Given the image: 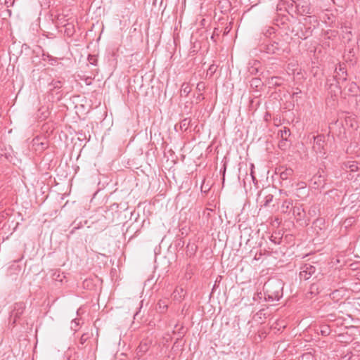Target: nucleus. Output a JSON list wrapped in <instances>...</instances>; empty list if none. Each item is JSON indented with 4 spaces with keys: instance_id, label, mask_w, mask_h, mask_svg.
Here are the masks:
<instances>
[{
    "instance_id": "obj_1",
    "label": "nucleus",
    "mask_w": 360,
    "mask_h": 360,
    "mask_svg": "<svg viewBox=\"0 0 360 360\" xmlns=\"http://www.w3.org/2000/svg\"><path fill=\"white\" fill-rule=\"evenodd\" d=\"M264 289L267 293L268 297L265 300L274 301L278 300L280 297V290L282 289L281 282L280 281H268L264 285Z\"/></svg>"
},
{
    "instance_id": "obj_2",
    "label": "nucleus",
    "mask_w": 360,
    "mask_h": 360,
    "mask_svg": "<svg viewBox=\"0 0 360 360\" xmlns=\"http://www.w3.org/2000/svg\"><path fill=\"white\" fill-rule=\"evenodd\" d=\"M283 45L282 41L268 40L266 43L260 45V50L269 54L280 55L284 51Z\"/></svg>"
},
{
    "instance_id": "obj_3",
    "label": "nucleus",
    "mask_w": 360,
    "mask_h": 360,
    "mask_svg": "<svg viewBox=\"0 0 360 360\" xmlns=\"http://www.w3.org/2000/svg\"><path fill=\"white\" fill-rule=\"evenodd\" d=\"M347 73L345 68L340 64L338 67L335 68V75L331 78L327 79V84L329 83L330 86H332L334 85L333 82H335V86H338L347 81Z\"/></svg>"
},
{
    "instance_id": "obj_4",
    "label": "nucleus",
    "mask_w": 360,
    "mask_h": 360,
    "mask_svg": "<svg viewBox=\"0 0 360 360\" xmlns=\"http://www.w3.org/2000/svg\"><path fill=\"white\" fill-rule=\"evenodd\" d=\"M25 309V304L23 302H17L13 305V309L10 313L9 323L13 326L20 319Z\"/></svg>"
},
{
    "instance_id": "obj_5",
    "label": "nucleus",
    "mask_w": 360,
    "mask_h": 360,
    "mask_svg": "<svg viewBox=\"0 0 360 360\" xmlns=\"http://www.w3.org/2000/svg\"><path fill=\"white\" fill-rule=\"evenodd\" d=\"M295 7L299 14L302 15L314 13V8L311 6L309 0H297L295 2Z\"/></svg>"
},
{
    "instance_id": "obj_6",
    "label": "nucleus",
    "mask_w": 360,
    "mask_h": 360,
    "mask_svg": "<svg viewBox=\"0 0 360 360\" xmlns=\"http://www.w3.org/2000/svg\"><path fill=\"white\" fill-rule=\"evenodd\" d=\"M313 139H314V146H313L314 150L317 153L325 154L326 153L324 151V147H325L326 139H325L324 135L323 134H318L317 136H314Z\"/></svg>"
},
{
    "instance_id": "obj_7",
    "label": "nucleus",
    "mask_w": 360,
    "mask_h": 360,
    "mask_svg": "<svg viewBox=\"0 0 360 360\" xmlns=\"http://www.w3.org/2000/svg\"><path fill=\"white\" fill-rule=\"evenodd\" d=\"M316 271V267L310 264H304L301 267V271L300 273V277L304 280H308L310 278Z\"/></svg>"
},
{
    "instance_id": "obj_8",
    "label": "nucleus",
    "mask_w": 360,
    "mask_h": 360,
    "mask_svg": "<svg viewBox=\"0 0 360 360\" xmlns=\"http://www.w3.org/2000/svg\"><path fill=\"white\" fill-rule=\"evenodd\" d=\"M250 86L251 89H255V91H259L264 86V83L261 79L255 77L250 81Z\"/></svg>"
},
{
    "instance_id": "obj_9",
    "label": "nucleus",
    "mask_w": 360,
    "mask_h": 360,
    "mask_svg": "<svg viewBox=\"0 0 360 360\" xmlns=\"http://www.w3.org/2000/svg\"><path fill=\"white\" fill-rule=\"evenodd\" d=\"M260 63L258 60H254L252 63H250L248 68V71L250 75H256L259 71V65Z\"/></svg>"
},
{
    "instance_id": "obj_10",
    "label": "nucleus",
    "mask_w": 360,
    "mask_h": 360,
    "mask_svg": "<svg viewBox=\"0 0 360 360\" xmlns=\"http://www.w3.org/2000/svg\"><path fill=\"white\" fill-rule=\"evenodd\" d=\"M157 305L158 312L165 313L168 308V301L167 300H160Z\"/></svg>"
},
{
    "instance_id": "obj_11",
    "label": "nucleus",
    "mask_w": 360,
    "mask_h": 360,
    "mask_svg": "<svg viewBox=\"0 0 360 360\" xmlns=\"http://www.w3.org/2000/svg\"><path fill=\"white\" fill-rule=\"evenodd\" d=\"M294 171L291 168H286L280 173V177L282 180H288V178L293 175Z\"/></svg>"
},
{
    "instance_id": "obj_12",
    "label": "nucleus",
    "mask_w": 360,
    "mask_h": 360,
    "mask_svg": "<svg viewBox=\"0 0 360 360\" xmlns=\"http://www.w3.org/2000/svg\"><path fill=\"white\" fill-rule=\"evenodd\" d=\"M292 205V200L291 199L285 200L281 207L283 213H287L290 207Z\"/></svg>"
},
{
    "instance_id": "obj_13",
    "label": "nucleus",
    "mask_w": 360,
    "mask_h": 360,
    "mask_svg": "<svg viewBox=\"0 0 360 360\" xmlns=\"http://www.w3.org/2000/svg\"><path fill=\"white\" fill-rule=\"evenodd\" d=\"M278 135H280L281 139L284 141H288V136L290 135V131L287 127H283V129L279 130Z\"/></svg>"
},
{
    "instance_id": "obj_14",
    "label": "nucleus",
    "mask_w": 360,
    "mask_h": 360,
    "mask_svg": "<svg viewBox=\"0 0 360 360\" xmlns=\"http://www.w3.org/2000/svg\"><path fill=\"white\" fill-rule=\"evenodd\" d=\"M191 89L188 83H183L181 88V96H187L191 92Z\"/></svg>"
},
{
    "instance_id": "obj_15",
    "label": "nucleus",
    "mask_w": 360,
    "mask_h": 360,
    "mask_svg": "<svg viewBox=\"0 0 360 360\" xmlns=\"http://www.w3.org/2000/svg\"><path fill=\"white\" fill-rule=\"evenodd\" d=\"M320 286L318 283H312L310 285L309 293L311 295H316L320 292Z\"/></svg>"
},
{
    "instance_id": "obj_16",
    "label": "nucleus",
    "mask_w": 360,
    "mask_h": 360,
    "mask_svg": "<svg viewBox=\"0 0 360 360\" xmlns=\"http://www.w3.org/2000/svg\"><path fill=\"white\" fill-rule=\"evenodd\" d=\"M348 91L350 93L356 95L358 94L359 88L355 82H352L348 84Z\"/></svg>"
},
{
    "instance_id": "obj_17",
    "label": "nucleus",
    "mask_w": 360,
    "mask_h": 360,
    "mask_svg": "<svg viewBox=\"0 0 360 360\" xmlns=\"http://www.w3.org/2000/svg\"><path fill=\"white\" fill-rule=\"evenodd\" d=\"M148 349V346L146 342H141L138 347L137 354L139 355L144 354Z\"/></svg>"
},
{
    "instance_id": "obj_18",
    "label": "nucleus",
    "mask_w": 360,
    "mask_h": 360,
    "mask_svg": "<svg viewBox=\"0 0 360 360\" xmlns=\"http://www.w3.org/2000/svg\"><path fill=\"white\" fill-rule=\"evenodd\" d=\"M173 297L174 299L176 300H180L182 297L184 296V290L183 288L176 289L173 292Z\"/></svg>"
},
{
    "instance_id": "obj_19",
    "label": "nucleus",
    "mask_w": 360,
    "mask_h": 360,
    "mask_svg": "<svg viewBox=\"0 0 360 360\" xmlns=\"http://www.w3.org/2000/svg\"><path fill=\"white\" fill-rule=\"evenodd\" d=\"M191 118H185L181 120L180 122V128L181 130L186 131L188 129L190 124H191Z\"/></svg>"
},
{
    "instance_id": "obj_20",
    "label": "nucleus",
    "mask_w": 360,
    "mask_h": 360,
    "mask_svg": "<svg viewBox=\"0 0 360 360\" xmlns=\"http://www.w3.org/2000/svg\"><path fill=\"white\" fill-rule=\"evenodd\" d=\"M274 195L272 194L266 195L262 202V206L267 207L273 201Z\"/></svg>"
},
{
    "instance_id": "obj_21",
    "label": "nucleus",
    "mask_w": 360,
    "mask_h": 360,
    "mask_svg": "<svg viewBox=\"0 0 360 360\" xmlns=\"http://www.w3.org/2000/svg\"><path fill=\"white\" fill-rule=\"evenodd\" d=\"M346 167L352 172H356L359 169L358 163L356 162H348Z\"/></svg>"
},
{
    "instance_id": "obj_22",
    "label": "nucleus",
    "mask_w": 360,
    "mask_h": 360,
    "mask_svg": "<svg viewBox=\"0 0 360 360\" xmlns=\"http://www.w3.org/2000/svg\"><path fill=\"white\" fill-rule=\"evenodd\" d=\"M281 77H272L269 83L273 86H281Z\"/></svg>"
},
{
    "instance_id": "obj_23",
    "label": "nucleus",
    "mask_w": 360,
    "mask_h": 360,
    "mask_svg": "<svg viewBox=\"0 0 360 360\" xmlns=\"http://www.w3.org/2000/svg\"><path fill=\"white\" fill-rule=\"evenodd\" d=\"M330 333V328L328 325L321 326V334L323 336H328Z\"/></svg>"
},
{
    "instance_id": "obj_24",
    "label": "nucleus",
    "mask_w": 360,
    "mask_h": 360,
    "mask_svg": "<svg viewBox=\"0 0 360 360\" xmlns=\"http://www.w3.org/2000/svg\"><path fill=\"white\" fill-rule=\"evenodd\" d=\"M300 360H314V357L311 352H307L300 357Z\"/></svg>"
},
{
    "instance_id": "obj_25",
    "label": "nucleus",
    "mask_w": 360,
    "mask_h": 360,
    "mask_svg": "<svg viewBox=\"0 0 360 360\" xmlns=\"http://www.w3.org/2000/svg\"><path fill=\"white\" fill-rule=\"evenodd\" d=\"M205 84L202 82H200L197 84L196 90L198 92L202 93V91L205 89Z\"/></svg>"
},
{
    "instance_id": "obj_26",
    "label": "nucleus",
    "mask_w": 360,
    "mask_h": 360,
    "mask_svg": "<svg viewBox=\"0 0 360 360\" xmlns=\"http://www.w3.org/2000/svg\"><path fill=\"white\" fill-rule=\"evenodd\" d=\"M288 146H289L287 143V141H284L283 139H281L278 143V147L281 150H285Z\"/></svg>"
},
{
    "instance_id": "obj_27",
    "label": "nucleus",
    "mask_w": 360,
    "mask_h": 360,
    "mask_svg": "<svg viewBox=\"0 0 360 360\" xmlns=\"http://www.w3.org/2000/svg\"><path fill=\"white\" fill-rule=\"evenodd\" d=\"M79 325V320H77V319L72 320L71 322V329L75 331H77L78 329Z\"/></svg>"
},
{
    "instance_id": "obj_28",
    "label": "nucleus",
    "mask_w": 360,
    "mask_h": 360,
    "mask_svg": "<svg viewBox=\"0 0 360 360\" xmlns=\"http://www.w3.org/2000/svg\"><path fill=\"white\" fill-rule=\"evenodd\" d=\"M51 85L54 89H60L62 86L61 82L59 80H53L52 82L51 83Z\"/></svg>"
},
{
    "instance_id": "obj_29",
    "label": "nucleus",
    "mask_w": 360,
    "mask_h": 360,
    "mask_svg": "<svg viewBox=\"0 0 360 360\" xmlns=\"http://www.w3.org/2000/svg\"><path fill=\"white\" fill-rule=\"evenodd\" d=\"M220 172L222 176V183L224 184L225 182V162L222 164V166L220 169Z\"/></svg>"
},
{
    "instance_id": "obj_30",
    "label": "nucleus",
    "mask_w": 360,
    "mask_h": 360,
    "mask_svg": "<svg viewBox=\"0 0 360 360\" xmlns=\"http://www.w3.org/2000/svg\"><path fill=\"white\" fill-rule=\"evenodd\" d=\"M88 60L89 61V63L91 65H96L97 59L96 58V57L94 56H89L88 58Z\"/></svg>"
},
{
    "instance_id": "obj_31",
    "label": "nucleus",
    "mask_w": 360,
    "mask_h": 360,
    "mask_svg": "<svg viewBox=\"0 0 360 360\" xmlns=\"http://www.w3.org/2000/svg\"><path fill=\"white\" fill-rule=\"evenodd\" d=\"M251 167H252V168H253V167H254V165H251ZM253 173H254V172H253V170H252V169H251V172H250V178H251V179L252 180V181H253L254 184H255V185H257V180L256 177L254 176Z\"/></svg>"
},
{
    "instance_id": "obj_32",
    "label": "nucleus",
    "mask_w": 360,
    "mask_h": 360,
    "mask_svg": "<svg viewBox=\"0 0 360 360\" xmlns=\"http://www.w3.org/2000/svg\"><path fill=\"white\" fill-rule=\"evenodd\" d=\"M262 292H257L256 294H255L254 297H253V300L255 301H259V300H261L262 298Z\"/></svg>"
},
{
    "instance_id": "obj_33",
    "label": "nucleus",
    "mask_w": 360,
    "mask_h": 360,
    "mask_svg": "<svg viewBox=\"0 0 360 360\" xmlns=\"http://www.w3.org/2000/svg\"><path fill=\"white\" fill-rule=\"evenodd\" d=\"M88 339V336L86 334H83L80 338V344L84 345Z\"/></svg>"
},
{
    "instance_id": "obj_34",
    "label": "nucleus",
    "mask_w": 360,
    "mask_h": 360,
    "mask_svg": "<svg viewBox=\"0 0 360 360\" xmlns=\"http://www.w3.org/2000/svg\"><path fill=\"white\" fill-rule=\"evenodd\" d=\"M209 189H210V188H209L208 185L205 186L204 184H202L201 191L206 193L207 191H209Z\"/></svg>"
},
{
    "instance_id": "obj_35",
    "label": "nucleus",
    "mask_w": 360,
    "mask_h": 360,
    "mask_svg": "<svg viewBox=\"0 0 360 360\" xmlns=\"http://www.w3.org/2000/svg\"><path fill=\"white\" fill-rule=\"evenodd\" d=\"M40 138L39 137H37L35 139H33V143H34V146H39V143H40Z\"/></svg>"
},
{
    "instance_id": "obj_36",
    "label": "nucleus",
    "mask_w": 360,
    "mask_h": 360,
    "mask_svg": "<svg viewBox=\"0 0 360 360\" xmlns=\"http://www.w3.org/2000/svg\"><path fill=\"white\" fill-rule=\"evenodd\" d=\"M39 146L41 147L40 149L44 150L47 147V144L46 142L40 141Z\"/></svg>"
},
{
    "instance_id": "obj_37",
    "label": "nucleus",
    "mask_w": 360,
    "mask_h": 360,
    "mask_svg": "<svg viewBox=\"0 0 360 360\" xmlns=\"http://www.w3.org/2000/svg\"><path fill=\"white\" fill-rule=\"evenodd\" d=\"M196 99L198 101H199L203 100L204 97L202 96V93L198 92V95L196 96Z\"/></svg>"
},
{
    "instance_id": "obj_38",
    "label": "nucleus",
    "mask_w": 360,
    "mask_h": 360,
    "mask_svg": "<svg viewBox=\"0 0 360 360\" xmlns=\"http://www.w3.org/2000/svg\"><path fill=\"white\" fill-rule=\"evenodd\" d=\"M293 214L300 215V212L299 207H293Z\"/></svg>"
},
{
    "instance_id": "obj_39",
    "label": "nucleus",
    "mask_w": 360,
    "mask_h": 360,
    "mask_svg": "<svg viewBox=\"0 0 360 360\" xmlns=\"http://www.w3.org/2000/svg\"><path fill=\"white\" fill-rule=\"evenodd\" d=\"M301 93V90L299 88L296 89V91L293 92L292 97L297 96L299 94Z\"/></svg>"
},
{
    "instance_id": "obj_40",
    "label": "nucleus",
    "mask_w": 360,
    "mask_h": 360,
    "mask_svg": "<svg viewBox=\"0 0 360 360\" xmlns=\"http://www.w3.org/2000/svg\"><path fill=\"white\" fill-rule=\"evenodd\" d=\"M279 193H280V194L284 195L285 196H288V192L284 191V190H283V189H280L279 190Z\"/></svg>"
},
{
    "instance_id": "obj_41",
    "label": "nucleus",
    "mask_w": 360,
    "mask_h": 360,
    "mask_svg": "<svg viewBox=\"0 0 360 360\" xmlns=\"http://www.w3.org/2000/svg\"><path fill=\"white\" fill-rule=\"evenodd\" d=\"M262 255V252H260L258 256H257V254H256L255 256V259H256V260L260 259V257Z\"/></svg>"
},
{
    "instance_id": "obj_42",
    "label": "nucleus",
    "mask_w": 360,
    "mask_h": 360,
    "mask_svg": "<svg viewBox=\"0 0 360 360\" xmlns=\"http://www.w3.org/2000/svg\"><path fill=\"white\" fill-rule=\"evenodd\" d=\"M338 290H335V291H333V292H331V293H330V296L331 297L334 298V297H335V295H336V293H338Z\"/></svg>"
},
{
    "instance_id": "obj_43",
    "label": "nucleus",
    "mask_w": 360,
    "mask_h": 360,
    "mask_svg": "<svg viewBox=\"0 0 360 360\" xmlns=\"http://www.w3.org/2000/svg\"><path fill=\"white\" fill-rule=\"evenodd\" d=\"M242 175V171H241V168L239 169V174H238V179L240 180V176Z\"/></svg>"
},
{
    "instance_id": "obj_44",
    "label": "nucleus",
    "mask_w": 360,
    "mask_h": 360,
    "mask_svg": "<svg viewBox=\"0 0 360 360\" xmlns=\"http://www.w3.org/2000/svg\"><path fill=\"white\" fill-rule=\"evenodd\" d=\"M357 44L359 46H360V39H358Z\"/></svg>"
},
{
    "instance_id": "obj_45",
    "label": "nucleus",
    "mask_w": 360,
    "mask_h": 360,
    "mask_svg": "<svg viewBox=\"0 0 360 360\" xmlns=\"http://www.w3.org/2000/svg\"><path fill=\"white\" fill-rule=\"evenodd\" d=\"M245 176H246V179H248V177H247L248 174H247V171H246V170H245Z\"/></svg>"
},
{
    "instance_id": "obj_46",
    "label": "nucleus",
    "mask_w": 360,
    "mask_h": 360,
    "mask_svg": "<svg viewBox=\"0 0 360 360\" xmlns=\"http://www.w3.org/2000/svg\"><path fill=\"white\" fill-rule=\"evenodd\" d=\"M352 219H349L348 220V224H349V223H351V222H352Z\"/></svg>"
},
{
    "instance_id": "obj_47",
    "label": "nucleus",
    "mask_w": 360,
    "mask_h": 360,
    "mask_svg": "<svg viewBox=\"0 0 360 360\" xmlns=\"http://www.w3.org/2000/svg\"><path fill=\"white\" fill-rule=\"evenodd\" d=\"M212 69H213V66H211V67L210 68V70L211 71H212Z\"/></svg>"
},
{
    "instance_id": "obj_48",
    "label": "nucleus",
    "mask_w": 360,
    "mask_h": 360,
    "mask_svg": "<svg viewBox=\"0 0 360 360\" xmlns=\"http://www.w3.org/2000/svg\"><path fill=\"white\" fill-rule=\"evenodd\" d=\"M244 185H245V179H243Z\"/></svg>"
},
{
    "instance_id": "obj_49",
    "label": "nucleus",
    "mask_w": 360,
    "mask_h": 360,
    "mask_svg": "<svg viewBox=\"0 0 360 360\" xmlns=\"http://www.w3.org/2000/svg\"><path fill=\"white\" fill-rule=\"evenodd\" d=\"M226 1H229V3L231 2L229 0H226Z\"/></svg>"
},
{
    "instance_id": "obj_50",
    "label": "nucleus",
    "mask_w": 360,
    "mask_h": 360,
    "mask_svg": "<svg viewBox=\"0 0 360 360\" xmlns=\"http://www.w3.org/2000/svg\"><path fill=\"white\" fill-rule=\"evenodd\" d=\"M334 2V0H332Z\"/></svg>"
}]
</instances>
